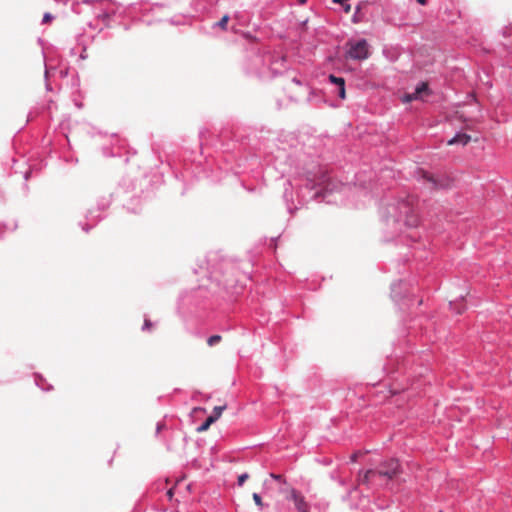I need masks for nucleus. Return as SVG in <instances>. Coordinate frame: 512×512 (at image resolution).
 Here are the masks:
<instances>
[{
  "label": "nucleus",
  "mask_w": 512,
  "mask_h": 512,
  "mask_svg": "<svg viewBox=\"0 0 512 512\" xmlns=\"http://www.w3.org/2000/svg\"><path fill=\"white\" fill-rule=\"evenodd\" d=\"M401 473V466L397 459L382 462L378 469H369L359 475V482L364 485H382L394 479Z\"/></svg>",
  "instance_id": "f257e3e1"
},
{
  "label": "nucleus",
  "mask_w": 512,
  "mask_h": 512,
  "mask_svg": "<svg viewBox=\"0 0 512 512\" xmlns=\"http://www.w3.org/2000/svg\"><path fill=\"white\" fill-rule=\"evenodd\" d=\"M347 56L354 60H365L369 56L368 43L366 40H359L355 43L350 42Z\"/></svg>",
  "instance_id": "f03ea898"
},
{
  "label": "nucleus",
  "mask_w": 512,
  "mask_h": 512,
  "mask_svg": "<svg viewBox=\"0 0 512 512\" xmlns=\"http://www.w3.org/2000/svg\"><path fill=\"white\" fill-rule=\"evenodd\" d=\"M282 492L289 494V499H291L294 502L295 507L299 512H309V505L305 501V498L301 493H299L298 491L291 487L282 490Z\"/></svg>",
  "instance_id": "7ed1b4c3"
},
{
  "label": "nucleus",
  "mask_w": 512,
  "mask_h": 512,
  "mask_svg": "<svg viewBox=\"0 0 512 512\" xmlns=\"http://www.w3.org/2000/svg\"><path fill=\"white\" fill-rule=\"evenodd\" d=\"M471 140V136L465 133H459L456 136H454L452 139H450L447 144L448 145H454V144H461V145H467Z\"/></svg>",
  "instance_id": "20e7f679"
},
{
  "label": "nucleus",
  "mask_w": 512,
  "mask_h": 512,
  "mask_svg": "<svg viewBox=\"0 0 512 512\" xmlns=\"http://www.w3.org/2000/svg\"><path fill=\"white\" fill-rule=\"evenodd\" d=\"M422 177L423 179L430 182L434 188H442L444 185L440 183L433 175L428 174L427 172L422 171Z\"/></svg>",
  "instance_id": "39448f33"
},
{
  "label": "nucleus",
  "mask_w": 512,
  "mask_h": 512,
  "mask_svg": "<svg viewBox=\"0 0 512 512\" xmlns=\"http://www.w3.org/2000/svg\"><path fill=\"white\" fill-rule=\"evenodd\" d=\"M214 422H216V417H211V416H209V417L205 420V422L197 428V431H198L199 433H202V432L207 431V430L209 429V427H210Z\"/></svg>",
  "instance_id": "423d86ee"
},
{
  "label": "nucleus",
  "mask_w": 512,
  "mask_h": 512,
  "mask_svg": "<svg viewBox=\"0 0 512 512\" xmlns=\"http://www.w3.org/2000/svg\"><path fill=\"white\" fill-rule=\"evenodd\" d=\"M428 91H429L428 84L426 82H422L416 87L414 93H415V95H417V98L420 99L422 97V94L428 93Z\"/></svg>",
  "instance_id": "0eeeda50"
},
{
  "label": "nucleus",
  "mask_w": 512,
  "mask_h": 512,
  "mask_svg": "<svg viewBox=\"0 0 512 512\" xmlns=\"http://www.w3.org/2000/svg\"><path fill=\"white\" fill-rule=\"evenodd\" d=\"M226 409V405L214 407L211 417H216V421L220 418L222 412Z\"/></svg>",
  "instance_id": "6e6552de"
},
{
  "label": "nucleus",
  "mask_w": 512,
  "mask_h": 512,
  "mask_svg": "<svg viewBox=\"0 0 512 512\" xmlns=\"http://www.w3.org/2000/svg\"><path fill=\"white\" fill-rule=\"evenodd\" d=\"M221 340H222V337L220 335H213V336L208 338L207 344L209 346H214V345L220 343Z\"/></svg>",
  "instance_id": "1a4fd4ad"
},
{
  "label": "nucleus",
  "mask_w": 512,
  "mask_h": 512,
  "mask_svg": "<svg viewBox=\"0 0 512 512\" xmlns=\"http://www.w3.org/2000/svg\"><path fill=\"white\" fill-rule=\"evenodd\" d=\"M329 79L332 83L338 85V86H344L345 85V80L341 77H336L334 75H330L329 76Z\"/></svg>",
  "instance_id": "9d476101"
},
{
  "label": "nucleus",
  "mask_w": 512,
  "mask_h": 512,
  "mask_svg": "<svg viewBox=\"0 0 512 512\" xmlns=\"http://www.w3.org/2000/svg\"><path fill=\"white\" fill-rule=\"evenodd\" d=\"M228 21H229V16H228V15H224V16L220 19V21L217 23V25H218L221 29L225 30V29L227 28Z\"/></svg>",
  "instance_id": "9b49d317"
},
{
  "label": "nucleus",
  "mask_w": 512,
  "mask_h": 512,
  "mask_svg": "<svg viewBox=\"0 0 512 512\" xmlns=\"http://www.w3.org/2000/svg\"><path fill=\"white\" fill-rule=\"evenodd\" d=\"M252 497H253V500H254L255 504L258 507L262 508L264 504L262 502V499H261L260 495L257 494V493H253Z\"/></svg>",
  "instance_id": "f8f14e48"
},
{
  "label": "nucleus",
  "mask_w": 512,
  "mask_h": 512,
  "mask_svg": "<svg viewBox=\"0 0 512 512\" xmlns=\"http://www.w3.org/2000/svg\"><path fill=\"white\" fill-rule=\"evenodd\" d=\"M417 95H415V93H411V94H406L404 97H403V102H411L413 100H417Z\"/></svg>",
  "instance_id": "ddd939ff"
},
{
  "label": "nucleus",
  "mask_w": 512,
  "mask_h": 512,
  "mask_svg": "<svg viewBox=\"0 0 512 512\" xmlns=\"http://www.w3.org/2000/svg\"><path fill=\"white\" fill-rule=\"evenodd\" d=\"M249 478V474L248 473H243L241 474L239 477H238V485L239 486H242L244 484V482Z\"/></svg>",
  "instance_id": "4468645a"
},
{
  "label": "nucleus",
  "mask_w": 512,
  "mask_h": 512,
  "mask_svg": "<svg viewBox=\"0 0 512 512\" xmlns=\"http://www.w3.org/2000/svg\"><path fill=\"white\" fill-rule=\"evenodd\" d=\"M270 476H271V478H273V479H275V480H277V481H281V482H283V483H286L285 479H284V478H283V476H282V475H280V474H274V473H271V474H270Z\"/></svg>",
  "instance_id": "2eb2a0df"
},
{
  "label": "nucleus",
  "mask_w": 512,
  "mask_h": 512,
  "mask_svg": "<svg viewBox=\"0 0 512 512\" xmlns=\"http://www.w3.org/2000/svg\"><path fill=\"white\" fill-rule=\"evenodd\" d=\"M52 20V15L50 13H45L43 16L42 23L47 24Z\"/></svg>",
  "instance_id": "dca6fc26"
},
{
  "label": "nucleus",
  "mask_w": 512,
  "mask_h": 512,
  "mask_svg": "<svg viewBox=\"0 0 512 512\" xmlns=\"http://www.w3.org/2000/svg\"><path fill=\"white\" fill-rule=\"evenodd\" d=\"M338 95L341 99H345L346 97V93H345V85L344 86H339V91H338Z\"/></svg>",
  "instance_id": "f3484780"
},
{
  "label": "nucleus",
  "mask_w": 512,
  "mask_h": 512,
  "mask_svg": "<svg viewBox=\"0 0 512 512\" xmlns=\"http://www.w3.org/2000/svg\"><path fill=\"white\" fill-rule=\"evenodd\" d=\"M408 224H409L410 226H416V225H417V219H416V218H414V219H412V220H409V221H408Z\"/></svg>",
  "instance_id": "a211bd4d"
},
{
  "label": "nucleus",
  "mask_w": 512,
  "mask_h": 512,
  "mask_svg": "<svg viewBox=\"0 0 512 512\" xmlns=\"http://www.w3.org/2000/svg\"><path fill=\"white\" fill-rule=\"evenodd\" d=\"M144 326H145V328H150L151 327L150 320H145Z\"/></svg>",
  "instance_id": "6ab92c4d"
},
{
  "label": "nucleus",
  "mask_w": 512,
  "mask_h": 512,
  "mask_svg": "<svg viewBox=\"0 0 512 512\" xmlns=\"http://www.w3.org/2000/svg\"><path fill=\"white\" fill-rule=\"evenodd\" d=\"M167 496H168L169 499L172 498V496H173V489H170V490L167 491Z\"/></svg>",
  "instance_id": "aec40b11"
},
{
  "label": "nucleus",
  "mask_w": 512,
  "mask_h": 512,
  "mask_svg": "<svg viewBox=\"0 0 512 512\" xmlns=\"http://www.w3.org/2000/svg\"><path fill=\"white\" fill-rule=\"evenodd\" d=\"M344 10L346 13H349L351 10V6L349 4L345 5Z\"/></svg>",
  "instance_id": "412c9836"
},
{
  "label": "nucleus",
  "mask_w": 512,
  "mask_h": 512,
  "mask_svg": "<svg viewBox=\"0 0 512 512\" xmlns=\"http://www.w3.org/2000/svg\"><path fill=\"white\" fill-rule=\"evenodd\" d=\"M464 310H465V306H463L462 308L457 309V311H456V312H457L458 314H461Z\"/></svg>",
  "instance_id": "4be33fe9"
},
{
  "label": "nucleus",
  "mask_w": 512,
  "mask_h": 512,
  "mask_svg": "<svg viewBox=\"0 0 512 512\" xmlns=\"http://www.w3.org/2000/svg\"><path fill=\"white\" fill-rule=\"evenodd\" d=\"M417 2L421 5H425L427 3V0H417Z\"/></svg>",
  "instance_id": "5701e85b"
},
{
  "label": "nucleus",
  "mask_w": 512,
  "mask_h": 512,
  "mask_svg": "<svg viewBox=\"0 0 512 512\" xmlns=\"http://www.w3.org/2000/svg\"><path fill=\"white\" fill-rule=\"evenodd\" d=\"M357 457H358V454H357V453L353 454V455H352V458H351V459H352V461H356V460H357Z\"/></svg>",
  "instance_id": "b1692460"
},
{
  "label": "nucleus",
  "mask_w": 512,
  "mask_h": 512,
  "mask_svg": "<svg viewBox=\"0 0 512 512\" xmlns=\"http://www.w3.org/2000/svg\"><path fill=\"white\" fill-rule=\"evenodd\" d=\"M305 2H306V0H300V3H302V4L305 3Z\"/></svg>",
  "instance_id": "393cba45"
}]
</instances>
